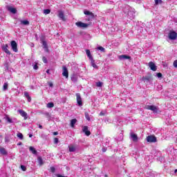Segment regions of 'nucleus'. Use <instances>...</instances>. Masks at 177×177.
<instances>
[{"mask_svg": "<svg viewBox=\"0 0 177 177\" xmlns=\"http://www.w3.org/2000/svg\"><path fill=\"white\" fill-rule=\"evenodd\" d=\"M32 136V134L29 135V138H31Z\"/></svg>", "mask_w": 177, "mask_h": 177, "instance_id": "nucleus-53", "label": "nucleus"}, {"mask_svg": "<svg viewBox=\"0 0 177 177\" xmlns=\"http://www.w3.org/2000/svg\"><path fill=\"white\" fill-rule=\"evenodd\" d=\"M8 10L9 12H11V13H13L14 15H15V13H17V10H16V8H12V7H8Z\"/></svg>", "mask_w": 177, "mask_h": 177, "instance_id": "nucleus-22", "label": "nucleus"}, {"mask_svg": "<svg viewBox=\"0 0 177 177\" xmlns=\"http://www.w3.org/2000/svg\"><path fill=\"white\" fill-rule=\"evenodd\" d=\"M130 136L133 140V142H138V135H136L135 133H131Z\"/></svg>", "mask_w": 177, "mask_h": 177, "instance_id": "nucleus-18", "label": "nucleus"}, {"mask_svg": "<svg viewBox=\"0 0 177 177\" xmlns=\"http://www.w3.org/2000/svg\"><path fill=\"white\" fill-rule=\"evenodd\" d=\"M174 172H175V174H176V172H177V169H176V170L174 171Z\"/></svg>", "mask_w": 177, "mask_h": 177, "instance_id": "nucleus-54", "label": "nucleus"}, {"mask_svg": "<svg viewBox=\"0 0 177 177\" xmlns=\"http://www.w3.org/2000/svg\"><path fill=\"white\" fill-rule=\"evenodd\" d=\"M24 96H26V97H28L30 96V94H28V92L25 91L24 92Z\"/></svg>", "mask_w": 177, "mask_h": 177, "instance_id": "nucleus-44", "label": "nucleus"}, {"mask_svg": "<svg viewBox=\"0 0 177 177\" xmlns=\"http://www.w3.org/2000/svg\"><path fill=\"white\" fill-rule=\"evenodd\" d=\"M43 12L44 13V15H49V13H50V10L45 9V10H44Z\"/></svg>", "mask_w": 177, "mask_h": 177, "instance_id": "nucleus-33", "label": "nucleus"}, {"mask_svg": "<svg viewBox=\"0 0 177 177\" xmlns=\"http://www.w3.org/2000/svg\"><path fill=\"white\" fill-rule=\"evenodd\" d=\"M17 138H19L21 139V140H23V139H24L23 133H18L17 134Z\"/></svg>", "mask_w": 177, "mask_h": 177, "instance_id": "nucleus-32", "label": "nucleus"}, {"mask_svg": "<svg viewBox=\"0 0 177 177\" xmlns=\"http://www.w3.org/2000/svg\"><path fill=\"white\" fill-rule=\"evenodd\" d=\"M158 3H162V0H155V5H158Z\"/></svg>", "mask_w": 177, "mask_h": 177, "instance_id": "nucleus-35", "label": "nucleus"}, {"mask_svg": "<svg viewBox=\"0 0 177 177\" xmlns=\"http://www.w3.org/2000/svg\"><path fill=\"white\" fill-rule=\"evenodd\" d=\"M75 24L77 27H79L80 28H86V27L89 26L88 24L81 21L76 22Z\"/></svg>", "mask_w": 177, "mask_h": 177, "instance_id": "nucleus-6", "label": "nucleus"}, {"mask_svg": "<svg viewBox=\"0 0 177 177\" xmlns=\"http://www.w3.org/2000/svg\"><path fill=\"white\" fill-rule=\"evenodd\" d=\"M147 142H149V143H156V142H157V138L154 136H148L147 137Z\"/></svg>", "mask_w": 177, "mask_h": 177, "instance_id": "nucleus-4", "label": "nucleus"}, {"mask_svg": "<svg viewBox=\"0 0 177 177\" xmlns=\"http://www.w3.org/2000/svg\"><path fill=\"white\" fill-rule=\"evenodd\" d=\"M69 151H71V152L75 151V147H69Z\"/></svg>", "mask_w": 177, "mask_h": 177, "instance_id": "nucleus-37", "label": "nucleus"}, {"mask_svg": "<svg viewBox=\"0 0 177 177\" xmlns=\"http://www.w3.org/2000/svg\"><path fill=\"white\" fill-rule=\"evenodd\" d=\"M62 69H63L62 75L66 78H68V71L67 70V67L64 66H62Z\"/></svg>", "mask_w": 177, "mask_h": 177, "instance_id": "nucleus-12", "label": "nucleus"}, {"mask_svg": "<svg viewBox=\"0 0 177 177\" xmlns=\"http://www.w3.org/2000/svg\"><path fill=\"white\" fill-rule=\"evenodd\" d=\"M151 80H153V76L151 75V74L147 76H143L142 78V81H143L144 82H150Z\"/></svg>", "mask_w": 177, "mask_h": 177, "instance_id": "nucleus-5", "label": "nucleus"}, {"mask_svg": "<svg viewBox=\"0 0 177 177\" xmlns=\"http://www.w3.org/2000/svg\"><path fill=\"white\" fill-rule=\"evenodd\" d=\"M34 70H38V64H35L33 66Z\"/></svg>", "mask_w": 177, "mask_h": 177, "instance_id": "nucleus-45", "label": "nucleus"}, {"mask_svg": "<svg viewBox=\"0 0 177 177\" xmlns=\"http://www.w3.org/2000/svg\"><path fill=\"white\" fill-rule=\"evenodd\" d=\"M156 75H157L158 78H162V73H158L156 74Z\"/></svg>", "mask_w": 177, "mask_h": 177, "instance_id": "nucleus-42", "label": "nucleus"}, {"mask_svg": "<svg viewBox=\"0 0 177 177\" xmlns=\"http://www.w3.org/2000/svg\"><path fill=\"white\" fill-rule=\"evenodd\" d=\"M42 45L44 46L45 52H46L47 53H49V48H48V44L46 43V41L45 40L42 41Z\"/></svg>", "mask_w": 177, "mask_h": 177, "instance_id": "nucleus-16", "label": "nucleus"}, {"mask_svg": "<svg viewBox=\"0 0 177 177\" xmlns=\"http://www.w3.org/2000/svg\"><path fill=\"white\" fill-rule=\"evenodd\" d=\"M82 131L85 133L86 136H89L91 135V131L88 130V126H84L82 129Z\"/></svg>", "mask_w": 177, "mask_h": 177, "instance_id": "nucleus-13", "label": "nucleus"}, {"mask_svg": "<svg viewBox=\"0 0 177 177\" xmlns=\"http://www.w3.org/2000/svg\"><path fill=\"white\" fill-rule=\"evenodd\" d=\"M57 177H67V176H62V175H60V174H57Z\"/></svg>", "mask_w": 177, "mask_h": 177, "instance_id": "nucleus-48", "label": "nucleus"}, {"mask_svg": "<svg viewBox=\"0 0 177 177\" xmlns=\"http://www.w3.org/2000/svg\"><path fill=\"white\" fill-rule=\"evenodd\" d=\"M18 145H21V142L19 143Z\"/></svg>", "mask_w": 177, "mask_h": 177, "instance_id": "nucleus-55", "label": "nucleus"}, {"mask_svg": "<svg viewBox=\"0 0 177 177\" xmlns=\"http://www.w3.org/2000/svg\"><path fill=\"white\" fill-rule=\"evenodd\" d=\"M86 53L87 57H88L90 60H92L93 59V57H92V54H91V50L89 49L86 50Z\"/></svg>", "mask_w": 177, "mask_h": 177, "instance_id": "nucleus-20", "label": "nucleus"}, {"mask_svg": "<svg viewBox=\"0 0 177 177\" xmlns=\"http://www.w3.org/2000/svg\"><path fill=\"white\" fill-rule=\"evenodd\" d=\"M21 169H22V171H27V167H26V166L24 165H21Z\"/></svg>", "mask_w": 177, "mask_h": 177, "instance_id": "nucleus-39", "label": "nucleus"}, {"mask_svg": "<svg viewBox=\"0 0 177 177\" xmlns=\"http://www.w3.org/2000/svg\"><path fill=\"white\" fill-rule=\"evenodd\" d=\"M29 150L32 152V154H37V149H35V148H34L33 147H30Z\"/></svg>", "mask_w": 177, "mask_h": 177, "instance_id": "nucleus-26", "label": "nucleus"}, {"mask_svg": "<svg viewBox=\"0 0 177 177\" xmlns=\"http://www.w3.org/2000/svg\"><path fill=\"white\" fill-rule=\"evenodd\" d=\"M97 49L98 50H101V52H104V48H103V47H102V46H98V47L97 48Z\"/></svg>", "mask_w": 177, "mask_h": 177, "instance_id": "nucleus-36", "label": "nucleus"}, {"mask_svg": "<svg viewBox=\"0 0 177 177\" xmlns=\"http://www.w3.org/2000/svg\"><path fill=\"white\" fill-rule=\"evenodd\" d=\"M42 45L44 46L45 52H46L47 53H49V48H48V44L46 43V41L45 40L42 41Z\"/></svg>", "mask_w": 177, "mask_h": 177, "instance_id": "nucleus-15", "label": "nucleus"}, {"mask_svg": "<svg viewBox=\"0 0 177 177\" xmlns=\"http://www.w3.org/2000/svg\"><path fill=\"white\" fill-rule=\"evenodd\" d=\"M37 162H38L39 167H42V165H44V164H45V162H44V159H42V158L41 156H39L37 158Z\"/></svg>", "mask_w": 177, "mask_h": 177, "instance_id": "nucleus-19", "label": "nucleus"}, {"mask_svg": "<svg viewBox=\"0 0 177 177\" xmlns=\"http://www.w3.org/2000/svg\"><path fill=\"white\" fill-rule=\"evenodd\" d=\"M169 39L175 40L177 38V33L174 30H171L168 35Z\"/></svg>", "mask_w": 177, "mask_h": 177, "instance_id": "nucleus-2", "label": "nucleus"}, {"mask_svg": "<svg viewBox=\"0 0 177 177\" xmlns=\"http://www.w3.org/2000/svg\"><path fill=\"white\" fill-rule=\"evenodd\" d=\"M119 59H127V60H131V56L129 55H122L120 56H119Z\"/></svg>", "mask_w": 177, "mask_h": 177, "instance_id": "nucleus-21", "label": "nucleus"}, {"mask_svg": "<svg viewBox=\"0 0 177 177\" xmlns=\"http://www.w3.org/2000/svg\"><path fill=\"white\" fill-rule=\"evenodd\" d=\"M47 107L48 109H52L53 107H55V104H53V102H49L47 104Z\"/></svg>", "mask_w": 177, "mask_h": 177, "instance_id": "nucleus-29", "label": "nucleus"}, {"mask_svg": "<svg viewBox=\"0 0 177 177\" xmlns=\"http://www.w3.org/2000/svg\"><path fill=\"white\" fill-rule=\"evenodd\" d=\"M39 128L40 129H43L42 125L39 124Z\"/></svg>", "mask_w": 177, "mask_h": 177, "instance_id": "nucleus-50", "label": "nucleus"}, {"mask_svg": "<svg viewBox=\"0 0 177 177\" xmlns=\"http://www.w3.org/2000/svg\"><path fill=\"white\" fill-rule=\"evenodd\" d=\"M100 115H101V116H102V115H104V113L103 112H100Z\"/></svg>", "mask_w": 177, "mask_h": 177, "instance_id": "nucleus-51", "label": "nucleus"}, {"mask_svg": "<svg viewBox=\"0 0 177 177\" xmlns=\"http://www.w3.org/2000/svg\"><path fill=\"white\" fill-rule=\"evenodd\" d=\"M149 67L152 71H157V66H156V64H154L153 62H150L149 63Z\"/></svg>", "mask_w": 177, "mask_h": 177, "instance_id": "nucleus-11", "label": "nucleus"}, {"mask_svg": "<svg viewBox=\"0 0 177 177\" xmlns=\"http://www.w3.org/2000/svg\"><path fill=\"white\" fill-rule=\"evenodd\" d=\"M11 48L13 52H15V53L19 52V49H17V43H16V41L13 40L11 41Z\"/></svg>", "mask_w": 177, "mask_h": 177, "instance_id": "nucleus-3", "label": "nucleus"}, {"mask_svg": "<svg viewBox=\"0 0 177 177\" xmlns=\"http://www.w3.org/2000/svg\"><path fill=\"white\" fill-rule=\"evenodd\" d=\"M54 143H55V145H57V144L59 143V138H54Z\"/></svg>", "mask_w": 177, "mask_h": 177, "instance_id": "nucleus-40", "label": "nucleus"}, {"mask_svg": "<svg viewBox=\"0 0 177 177\" xmlns=\"http://www.w3.org/2000/svg\"><path fill=\"white\" fill-rule=\"evenodd\" d=\"M50 171L52 172V174H55V172L56 171V169L54 167H51Z\"/></svg>", "mask_w": 177, "mask_h": 177, "instance_id": "nucleus-38", "label": "nucleus"}, {"mask_svg": "<svg viewBox=\"0 0 177 177\" xmlns=\"http://www.w3.org/2000/svg\"><path fill=\"white\" fill-rule=\"evenodd\" d=\"M91 60V66L92 67H93V68H99V66H97V65H96V64L95 63V59H90Z\"/></svg>", "mask_w": 177, "mask_h": 177, "instance_id": "nucleus-24", "label": "nucleus"}, {"mask_svg": "<svg viewBox=\"0 0 177 177\" xmlns=\"http://www.w3.org/2000/svg\"><path fill=\"white\" fill-rule=\"evenodd\" d=\"M1 122H2V120H0V124H1Z\"/></svg>", "mask_w": 177, "mask_h": 177, "instance_id": "nucleus-56", "label": "nucleus"}, {"mask_svg": "<svg viewBox=\"0 0 177 177\" xmlns=\"http://www.w3.org/2000/svg\"><path fill=\"white\" fill-rule=\"evenodd\" d=\"M28 102H31V97L30 95L27 97Z\"/></svg>", "mask_w": 177, "mask_h": 177, "instance_id": "nucleus-46", "label": "nucleus"}, {"mask_svg": "<svg viewBox=\"0 0 177 177\" xmlns=\"http://www.w3.org/2000/svg\"><path fill=\"white\" fill-rule=\"evenodd\" d=\"M174 67L177 68V60H175L173 64Z\"/></svg>", "mask_w": 177, "mask_h": 177, "instance_id": "nucleus-43", "label": "nucleus"}, {"mask_svg": "<svg viewBox=\"0 0 177 177\" xmlns=\"http://www.w3.org/2000/svg\"><path fill=\"white\" fill-rule=\"evenodd\" d=\"M18 112L19 113L20 115H21V117H24V120H27V118H28V115L23 109L18 110Z\"/></svg>", "mask_w": 177, "mask_h": 177, "instance_id": "nucleus-10", "label": "nucleus"}, {"mask_svg": "<svg viewBox=\"0 0 177 177\" xmlns=\"http://www.w3.org/2000/svg\"><path fill=\"white\" fill-rule=\"evenodd\" d=\"M75 95H76V99H77V104L79 106H82V98H81V94L77 93Z\"/></svg>", "mask_w": 177, "mask_h": 177, "instance_id": "nucleus-9", "label": "nucleus"}, {"mask_svg": "<svg viewBox=\"0 0 177 177\" xmlns=\"http://www.w3.org/2000/svg\"><path fill=\"white\" fill-rule=\"evenodd\" d=\"M42 61L44 62V63H48V59H46V57H43Z\"/></svg>", "mask_w": 177, "mask_h": 177, "instance_id": "nucleus-41", "label": "nucleus"}, {"mask_svg": "<svg viewBox=\"0 0 177 177\" xmlns=\"http://www.w3.org/2000/svg\"><path fill=\"white\" fill-rule=\"evenodd\" d=\"M0 153L1 154H3V156H6V154H8V152L5 148H0Z\"/></svg>", "mask_w": 177, "mask_h": 177, "instance_id": "nucleus-25", "label": "nucleus"}, {"mask_svg": "<svg viewBox=\"0 0 177 177\" xmlns=\"http://www.w3.org/2000/svg\"><path fill=\"white\" fill-rule=\"evenodd\" d=\"M84 15L86 16H91V19H95V14L93 12L88 11V10H84Z\"/></svg>", "mask_w": 177, "mask_h": 177, "instance_id": "nucleus-14", "label": "nucleus"}, {"mask_svg": "<svg viewBox=\"0 0 177 177\" xmlns=\"http://www.w3.org/2000/svg\"><path fill=\"white\" fill-rule=\"evenodd\" d=\"M84 115L87 121H91V117L89 116V113H88V112H85Z\"/></svg>", "mask_w": 177, "mask_h": 177, "instance_id": "nucleus-27", "label": "nucleus"}, {"mask_svg": "<svg viewBox=\"0 0 177 177\" xmlns=\"http://www.w3.org/2000/svg\"><path fill=\"white\" fill-rule=\"evenodd\" d=\"M21 24H24V26H28L30 24V21L25 20V21H21Z\"/></svg>", "mask_w": 177, "mask_h": 177, "instance_id": "nucleus-31", "label": "nucleus"}, {"mask_svg": "<svg viewBox=\"0 0 177 177\" xmlns=\"http://www.w3.org/2000/svg\"><path fill=\"white\" fill-rule=\"evenodd\" d=\"M145 109V110H151L153 113H158V106L155 105H147Z\"/></svg>", "mask_w": 177, "mask_h": 177, "instance_id": "nucleus-1", "label": "nucleus"}, {"mask_svg": "<svg viewBox=\"0 0 177 177\" xmlns=\"http://www.w3.org/2000/svg\"><path fill=\"white\" fill-rule=\"evenodd\" d=\"M75 124H77V119H72L71 120V128H74L75 127Z\"/></svg>", "mask_w": 177, "mask_h": 177, "instance_id": "nucleus-23", "label": "nucleus"}, {"mask_svg": "<svg viewBox=\"0 0 177 177\" xmlns=\"http://www.w3.org/2000/svg\"><path fill=\"white\" fill-rule=\"evenodd\" d=\"M53 135L56 136V135H59V132L57 131H55L53 132Z\"/></svg>", "mask_w": 177, "mask_h": 177, "instance_id": "nucleus-49", "label": "nucleus"}, {"mask_svg": "<svg viewBox=\"0 0 177 177\" xmlns=\"http://www.w3.org/2000/svg\"><path fill=\"white\" fill-rule=\"evenodd\" d=\"M96 86H97L98 88H102V86H103V82H97L95 83Z\"/></svg>", "mask_w": 177, "mask_h": 177, "instance_id": "nucleus-28", "label": "nucleus"}, {"mask_svg": "<svg viewBox=\"0 0 177 177\" xmlns=\"http://www.w3.org/2000/svg\"><path fill=\"white\" fill-rule=\"evenodd\" d=\"M8 85L9 84H8V82L4 83L3 86V91H6L8 89Z\"/></svg>", "mask_w": 177, "mask_h": 177, "instance_id": "nucleus-30", "label": "nucleus"}, {"mask_svg": "<svg viewBox=\"0 0 177 177\" xmlns=\"http://www.w3.org/2000/svg\"><path fill=\"white\" fill-rule=\"evenodd\" d=\"M49 86H50V87L53 86V83H49Z\"/></svg>", "mask_w": 177, "mask_h": 177, "instance_id": "nucleus-52", "label": "nucleus"}, {"mask_svg": "<svg viewBox=\"0 0 177 177\" xmlns=\"http://www.w3.org/2000/svg\"><path fill=\"white\" fill-rule=\"evenodd\" d=\"M6 120L8 121V122H9V124L13 123V120H12V119L9 118V116L6 117Z\"/></svg>", "mask_w": 177, "mask_h": 177, "instance_id": "nucleus-34", "label": "nucleus"}, {"mask_svg": "<svg viewBox=\"0 0 177 177\" xmlns=\"http://www.w3.org/2000/svg\"><path fill=\"white\" fill-rule=\"evenodd\" d=\"M57 17L62 20V21H66V17H64V12L62 10H59L58 11V15Z\"/></svg>", "mask_w": 177, "mask_h": 177, "instance_id": "nucleus-8", "label": "nucleus"}, {"mask_svg": "<svg viewBox=\"0 0 177 177\" xmlns=\"http://www.w3.org/2000/svg\"><path fill=\"white\" fill-rule=\"evenodd\" d=\"M50 69H47L46 71V73L48 74V75H50Z\"/></svg>", "mask_w": 177, "mask_h": 177, "instance_id": "nucleus-47", "label": "nucleus"}, {"mask_svg": "<svg viewBox=\"0 0 177 177\" xmlns=\"http://www.w3.org/2000/svg\"><path fill=\"white\" fill-rule=\"evenodd\" d=\"M42 45L44 46L45 52H46L47 53H49V48H48V44L46 43V41L45 40L42 41Z\"/></svg>", "mask_w": 177, "mask_h": 177, "instance_id": "nucleus-17", "label": "nucleus"}, {"mask_svg": "<svg viewBox=\"0 0 177 177\" xmlns=\"http://www.w3.org/2000/svg\"><path fill=\"white\" fill-rule=\"evenodd\" d=\"M8 48L9 45L8 44H5L1 46L2 50H3V52H5V53H6L7 55H12V53H10V51L9 50Z\"/></svg>", "mask_w": 177, "mask_h": 177, "instance_id": "nucleus-7", "label": "nucleus"}]
</instances>
